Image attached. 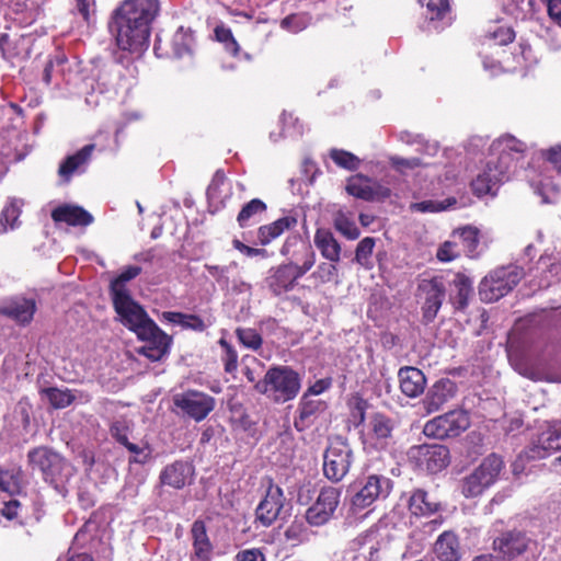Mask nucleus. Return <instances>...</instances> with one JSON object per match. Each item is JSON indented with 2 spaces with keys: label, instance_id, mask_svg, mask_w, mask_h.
<instances>
[{
  "label": "nucleus",
  "instance_id": "obj_32",
  "mask_svg": "<svg viewBox=\"0 0 561 561\" xmlns=\"http://www.w3.org/2000/svg\"><path fill=\"white\" fill-rule=\"evenodd\" d=\"M93 150L94 145L90 144L84 146L75 154L67 157L59 167V175L68 181L70 176L80 169V167L84 165L90 160Z\"/></svg>",
  "mask_w": 561,
  "mask_h": 561
},
{
  "label": "nucleus",
  "instance_id": "obj_58",
  "mask_svg": "<svg viewBox=\"0 0 561 561\" xmlns=\"http://www.w3.org/2000/svg\"><path fill=\"white\" fill-rule=\"evenodd\" d=\"M457 243L454 241H446L444 242L439 249L437 250V259L442 262H450L454 259H456L459 253L456 250Z\"/></svg>",
  "mask_w": 561,
  "mask_h": 561
},
{
  "label": "nucleus",
  "instance_id": "obj_19",
  "mask_svg": "<svg viewBox=\"0 0 561 561\" xmlns=\"http://www.w3.org/2000/svg\"><path fill=\"white\" fill-rule=\"evenodd\" d=\"M111 433L119 444L124 445L133 454L130 461L145 463L150 458L151 450L147 444H137L129 440L130 428L128 423H113Z\"/></svg>",
  "mask_w": 561,
  "mask_h": 561
},
{
  "label": "nucleus",
  "instance_id": "obj_9",
  "mask_svg": "<svg viewBox=\"0 0 561 561\" xmlns=\"http://www.w3.org/2000/svg\"><path fill=\"white\" fill-rule=\"evenodd\" d=\"M341 490L334 486L322 488L316 501L306 511V520L310 526L328 524L340 503Z\"/></svg>",
  "mask_w": 561,
  "mask_h": 561
},
{
  "label": "nucleus",
  "instance_id": "obj_23",
  "mask_svg": "<svg viewBox=\"0 0 561 561\" xmlns=\"http://www.w3.org/2000/svg\"><path fill=\"white\" fill-rule=\"evenodd\" d=\"M53 220L58 224H66L73 227H87L93 222V216L77 205H60L51 211Z\"/></svg>",
  "mask_w": 561,
  "mask_h": 561
},
{
  "label": "nucleus",
  "instance_id": "obj_6",
  "mask_svg": "<svg viewBox=\"0 0 561 561\" xmlns=\"http://www.w3.org/2000/svg\"><path fill=\"white\" fill-rule=\"evenodd\" d=\"M524 277V270L519 266L500 267L485 276L479 286L481 300L496 301L508 294Z\"/></svg>",
  "mask_w": 561,
  "mask_h": 561
},
{
  "label": "nucleus",
  "instance_id": "obj_42",
  "mask_svg": "<svg viewBox=\"0 0 561 561\" xmlns=\"http://www.w3.org/2000/svg\"><path fill=\"white\" fill-rule=\"evenodd\" d=\"M327 410V403L319 399H310L308 393H305L299 404V417L304 421L306 419H318Z\"/></svg>",
  "mask_w": 561,
  "mask_h": 561
},
{
  "label": "nucleus",
  "instance_id": "obj_20",
  "mask_svg": "<svg viewBox=\"0 0 561 561\" xmlns=\"http://www.w3.org/2000/svg\"><path fill=\"white\" fill-rule=\"evenodd\" d=\"M449 463V451L445 446H422L419 450V466L430 473H437Z\"/></svg>",
  "mask_w": 561,
  "mask_h": 561
},
{
  "label": "nucleus",
  "instance_id": "obj_24",
  "mask_svg": "<svg viewBox=\"0 0 561 561\" xmlns=\"http://www.w3.org/2000/svg\"><path fill=\"white\" fill-rule=\"evenodd\" d=\"M472 296V280L465 274H456L449 284V301L454 306L455 310H466Z\"/></svg>",
  "mask_w": 561,
  "mask_h": 561
},
{
  "label": "nucleus",
  "instance_id": "obj_57",
  "mask_svg": "<svg viewBox=\"0 0 561 561\" xmlns=\"http://www.w3.org/2000/svg\"><path fill=\"white\" fill-rule=\"evenodd\" d=\"M337 270L334 264L321 263L312 273V276L319 278L321 283H329L336 276Z\"/></svg>",
  "mask_w": 561,
  "mask_h": 561
},
{
  "label": "nucleus",
  "instance_id": "obj_33",
  "mask_svg": "<svg viewBox=\"0 0 561 561\" xmlns=\"http://www.w3.org/2000/svg\"><path fill=\"white\" fill-rule=\"evenodd\" d=\"M467 426L460 423H424L422 431L425 436L436 439L458 436Z\"/></svg>",
  "mask_w": 561,
  "mask_h": 561
},
{
  "label": "nucleus",
  "instance_id": "obj_14",
  "mask_svg": "<svg viewBox=\"0 0 561 561\" xmlns=\"http://www.w3.org/2000/svg\"><path fill=\"white\" fill-rule=\"evenodd\" d=\"M284 501L283 490L278 485L270 484L264 499L256 507V520L264 527L271 526L279 516Z\"/></svg>",
  "mask_w": 561,
  "mask_h": 561
},
{
  "label": "nucleus",
  "instance_id": "obj_7",
  "mask_svg": "<svg viewBox=\"0 0 561 561\" xmlns=\"http://www.w3.org/2000/svg\"><path fill=\"white\" fill-rule=\"evenodd\" d=\"M503 466L502 459L490 455L461 484V493L466 497H476L494 483Z\"/></svg>",
  "mask_w": 561,
  "mask_h": 561
},
{
  "label": "nucleus",
  "instance_id": "obj_1",
  "mask_svg": "<svg viewBox=\"0 0 561 561\" xmlns=\"http://www.w3.org/2000/svg\"><path fill=\"white\" fill-rule=\"evenodd\" d=\"M159 12L158 0H124L108 21V31L123 50L141 54L148 48L150 24Z\"/></svg>",
  "mask_w": 561,
  "mask_h": 561
},
{
  "label": "nucleus",
  "instance_id": "obj_44",
  "mask_svg": "<svg viewBox=\"0 0 561 561\" xmlns=\"http://www.w3.org/2000/svg\"><path fill=\"white\" fill-rule=\"evenodd\" d=\"M455 204H456L455 198H447L443 202L428 199V201L412 203L410 205V209L412 211H416V213H437V211L446 210L447 208H449L450 206H453Z\"/></svg>",
  "mask_w": 561,
  "mask_h": 561
},
{
  "label": "nucleus",
  "instance_id": "obj_15",
  "mask_svg": "<svg viewBox=\"0 0 561 561\" xmlns=\"http://www.w3.org/2000/svg\"><path fill=\"white\" fill-rule=\"evenodd\" d=\"M345 190L350 195L367 202L383 201L391 195L389 187L379 183L371 184L368 178L360 174L351 176Z\"/></svg>",
  "mask_w": 561,
  "mask_h": 561
},
{
  "label": "nucleus",
  "instance_id": "obj_2",
  "mask_svg": "<svg viewBox=\"0 0 561 561\" xmlns=\"http://www.w3.org/2000/svg\"><path fill=\"white\" fill-rule=\"evenodd\" d=\"M119 321L135 332L137 337L146 342L140 354L151 360L161 359L169 351L171 337L164 333L144 308L131 296L112 298Z\"/></svg>",
  "mask_w": 561,
  "mask_h": 561
},
{
  "label": "nucleus",
  "instance_id": "obj_31",
  "mask_svg": "<svg viewBox=\"0 0 561 561\" xmlns=\"http://www.w3.org/2000/svg\"><path fill=\"white\" fill-rule=\"evenodd\" d=\"M434 552L442 561H458L460 553L456 535L451 531L443 533L434 545Z\"/></svg>",
  "mask_w": 561,
  "mask_h": 561
},
{
  "label": "nucleus",
  "instance_id": "obj_27",
  "mask_svg": "<svg viewBox=\"0 0 561 561\" xmlns=\"http://www.w3.org/2000/svg\"><path fill=\"white\" fill-rule=\"evenodd\" d=\"M36 310L35 301L16 297L0 307V313L8 316L19 322H30Z\"/></svg>",
  "mask_w": 561,
  "mask_h": 561
},
{
  "label": "nucleus",
  "instance_id": "obj_48",
  "mask_svg": "<svg viewBox=\"0 0 561 561\" xmlns=\"http://www.w3.org/2000/svg\"><path fill=\"white\" fill-rule=\"evenodd\" d=\"M20 207L15 202H11L4 206L0 214V231L5 232L13 229L20 216Z\"/></svg>",
  "mask_w": 561,
  "mask_h": 561
},
{
  "label": "nucleus",
  "instance_id": "obj_64",
  "mask_svg": "<svg viewBox=\"0 0 561 561\" xmlns=\"http://www.w3.org/2000/svg\"><path fill=\"white\" fill-rule=\"evenodd\" d=\"M547 11L549 18L561 27V0H548Z\"/></svg>",
  "mask_w": 561,
  "mask_h": 561
},
{
  "label": "nucleus",
  "instance_id": "obj_46",
  "mask_svg": "<svg viewBox=\"0 0 561 561\" xmlns=\"http://www.w3.org/2000/svg\"><path fill=\"white\" fill-rule=\"evenodd\" d=\"M193 43V37L190 31L184 30L183 26L179 27L172 38V46L174 55L182 57L190 53Z\"/></svg>",
  "mask_w": 561,
  "mask_h": 561
},
{
  "label": "nucleus",
  "instance_id": "obj_59",
  "mask_svg": "<svg viewBox=\"0 0 561 561\" xmlns=\"http://www.w3.org/2000/svg\"><path fill=\"white\" fill-rule=\"evenodd\" d=\"M226 175L224 171L217 170L207 187V196L210 199H216L219 196L220 186L225 183Z\"/></svg>",
  "mask_w": 561,
  "mask_h": 561
},
{
  "label": "nucleus",
  "instance_id": "obj_37",
  "mask_svg": "<svg viewBox=\"0 0 561 561\" xmlns=\"http://www.w3.org/2000/svg\"><path fill=\"white\" fill-rule=\"evenodd\" d=\"M41 394L55 409H65L76 400V394L69 389L45 388Z\"/></svg>",
  "mask_w": 561,
  "mask_h": 561
},
{
  "label": "nucleus",
  "instance_id": "obj_8",
  "mask_svg": "<svg viewBox=\"0 0 561 561\" xmlns=\"http://www.w3.org/2000/svg\"><path fill=\"white\" fill-rule=\"evenodd\" d=\"M352 449L347 442L340 437H332L324 454L323 472L332 481H341L351 466Z\"/></svg>",
  "mask_w": 561,
  "mask_h": 561
},
{
  "label": "nucleus",
  "instance_id": "obj_18",
  "mask_svg": "<svg viewBox=\"0 0 561 561\" xmlns=\"http://www.w3.org/2000/svg\"><path fill=\"white\" fill-rule=\"evenodd\" d=\"M529 539L519 531H508L493 541V548L505 560H513L528 548Z\"/></svg>",
  "mask_w": 561,
  "mask_h": 561
},
{
  "label": "nucleus",
  "instance_id": "obj_53",
  "mask_svg": "<svg viewBox=\"0 0 561 561\" xmlns=\"http://www.w3.org/2000/svg\"><path fill=\"white\" fill-rule=\"evenodd\" d=\"M236 263H231L227 266H220V265H210L205 264V268L208 272V274L215 278V280L218 283V285L226 289L229 286V271L231 266H236Z\"/></svg>",
  "mask_w": 561,
  "mask_h": 561
},
{
  "label": "nucleus",
  "instance_id": "obj_25",
  "mask_svg": "<svg viewBox=\"0 0 561 561\" xmlns=\"http://www.w3.org/2000/svg\"><path fill=\"white\" fill-rule=\"evenodd\" d=\"M400 389L403 394L415 398L423 393L426 378L422 370L416 367H401L398 373Z\"/></svg>",
  "mask_w": 561,
  "mask_h": 561
},
{
  "label": "nucleus",
  "instance_id": "obj_40",
  "mask_svg": "<svg viewBox=\"0 0 561 561\" xmlns=\"http://www.w3.org/2000/svg\"><path fill=\"white\" fill-rule=\"evenodd\" d=\"M163 319L171 323H179L184 328H190L195 331H204L206 329L205 322L195 314H185L182 312L165 311L162 314Z\"/></svg>",
  "mask_w": 561,
  "mask_h": 561
},
{
  "label": "nucleus",
  "instance_id": "obj_12",
  "mask_svg": "<svg viewBox=\"0 0 561 561\" xmlns=\"http://www.w3.org/2000/svg\"><path fill=\"white\" fill-rule=\"evenodd\" d=\"M173 401L180 413L195 421L204 420L215 408V399L198 391L176 394Z\"/></svg>",
  "mask_w": 561,
  "mask_h": 561
},
{
  "label": "nucleus",
  "instance_id": "obj_34",
  "mask_svg": "<svg viewBox=\"0 0 561 561\" xmlns=\"http://www.w3.org/2000/svg\"><path fill=\"white\" fill-rule=\"evenodd\" d=\"M141 273V267L137 265H130L125 267L121 274L111 282L110 293L112 298L130 296L127 288V283L136 278Z\"/></svg>",
  "mask_w": 561,
  "mask_h": 561
},
{
  "label": "nucleus",
  "instance_id": "obj_29",
  "mask_svg": "<svg viewBox=\"0 0 561 561\" xmlns=\"http://www.w3.org/2000/svg\"><path fill=\"white\" fill-rule=\"evenodd\" d=\"M314 244L322 256L330 262L337 263L340 261L341 245L330 230L318 229L314 233Z\"/></svg>",
  "mask_w": 561,
  "mask_h": 561
},
{
  "label": "nucleus",
  "instance_id": "obj_45",
  "mask_svg": "<svg viewBox=\"0 0 561 561\" xmlns=\"http://www.w3.org/2000/svg\"><path fill=\"white\" fill-rule=\"evenodd\" d=\"M236 335L239 342L249 350L257 351L262 346L263 339L255 329L237 328Z\"/></svg>",
  "mask_w": 561,
  "mask_h": 561
},
{
  "label": "nucleus",
  "instance_id": "obj_51",
  "mask_svg": "<svg viewBox=\"0 0 561 561\" xmlns=\"http://www.w3.org/2000/svg\"><path fill=\"white\" fill-rule=\"evenodd\" d=\"M375 247V239L366 237L360 240L357 244L355 252V260L358 264L365 267H369V257Z\"/></svg>",
  "mask_w": 561,
  "mask_h": 561
},
{
  "label": "nucleus",
  "instance_id": "obj_39",
  "mask_svg": "<svg viewBox=\"0 0 561 561\" xmlns=\"http://www.w3.org/2000/svg\"><path fill=\"white\" fill-rule=\"evenodd\" d=\"M453 237L459 238L468 256L473 257L477 254L479 247V230L477 228L471 226L460 228L454 231Z\"/></svg>",
  "mask_w": 561,
  "mask_h": 561
},
{
  "label": "nucleus",
  "instance_id": "obj_49",
  "mask_svg": "<svg viewBox=\"0 0 561 561\" xmlns=\"http://www.w3.org/2000/svg\"><path fill=\"white\" fill-rule=\"evenodd\" d=\"M330 157L339 167L350 171L357 170L360 163L355 154L345 150L332 149Z\"/></svg>",
  "mask_w": 561,
  "mask_h": 561
},
{
  "label": "nucleus",
  "instance_id": "obj_62",
  "mask_svg": "<svg viewBox=\"0 0 561 561\" xmlns=\"http://www.w3.org/2000/svg\"><path fill=\"white\" fill-rule=\"evenodd\" d=\"M76 8L84 21L90 23L95 11V0H76Z\"/></svg>",
  "mask_w": 561,
  "mask_h": 561
},
{
  "label": "nucleus",
  "instance_id": "obj_41",
  "mask_svg": "<svg viewBox=\"0 0 561 561\" xmlns=\"http://www.w3.org/2000/svg\"><path fill=\"white\" fill-rule=\"evenodd\" d=\"M284 536L291 546H298L310 540L311 531L302 520H294L286 528Z\"/></svg>",
  "mask_w": 561,
  "mask_h": 561
},
{
  "label": "nucleus",
  "instance_id": "obj_55",
  "mask_svg": "<svg viewBox=\"0 0 561 561\" xmlns=\"http://www.w3.org/2000/svg\"><path fill=\"white\" fill-rule=\"evenodd\" d=\"M215 35L219 42L226 44V46L229 50L233 51L234 54L238 51L239 45H238L237 41L234 39L230 28H227L225 26H217L215 28Z\"/></svg>",
  "mask_w": 561,
  "mask_h": 561
},
{
  "label": "nucleus",
  "instance_id": "obj_28",
  "mask_svg": "<svg viewBox=\"0 0 561 561\" xmlns=\"http://www.w3.org/2000/svg\"><path fill=\"white\" fill-rule=\"evenodd\" d=\"M296 225L297 219L295 217H282L272 224L261 226L256 233L257 240L260 244L266 245Z\"/></svg>",
  "mask_w": 561,
  "mask_h": 561
},
{
  "label": "nucleus",
  "instance_id": "obj_50",
  "mask_svg": "<svg viewBox=\"0 0 561 561\" xmlns=\"http://www.w3.org/2000/svg\"><path fill=\"white\" fill-rule=\"evenodd\" d=\"M310 16L305 13L290 14L282 20L280 27L291 33H298L310 24Z\"/></svg>",
  "mask_w": 561,
  "mask_h": 561
},
{
  "label": "nucleus",
  "instance_id": "obj_3",
  "mask_svg": "<svg viewBox=\"0 0 561 561\" xmlns=\"http://www.w3.org/2000/svg\"><path fill=\"white\" fill-rule=\"evenodd\" d=\"M524 149L525 145L511 135L493 141L483 170L471 183L473 192L478 196L495 194L499 185L508 178L513 163L512 152L519 153Z\"/></svg>",
  "mask_w": 561,
  "mask_h": 561
},
{
  "label": "nucleus",
  "instance_id": "obj_35",
  "mask_svg": "<svg viewBox=\"0 0 561 561\" xmlns=\"http://www.w3.org/2000/svg\"><path fill=\"white\" fill-rule=\"evenodd\" d=\"M266 210V205L259 198H253L247 203L237 216V221L241 228L251 226L257 221L259 217Z\"/></svg>",
  "mask_w": 561,
  "mask_h": 561
},
{
  "label": "nucleus",
  "instance_id": "obj_21",
  "mask_svg": "<svg viewBox=\"0 0 561 561\" xmlns=\"http://www.w3.org/2000/svg\"><path fill=\"white\" fill-rule=\"evenodd\" d=\"M365 448L379 449L387 446L392 428L389 423H355Z\"/></svg>",
  "mask_w": 561,
  "mask_h": 561
},
{
  "label": "nucleus",
  "instance_id": "obj_63",
  "mask_svg": "<svg viewBox=\"0 0 561 561\" xmlns=\"http://www.w3.org/2000/svg\"><path fill=\"white\" fill-rule=\"evenodd\" d=\"M237 561H265V556L260 549L241 550L236 556Z\"/></svg>",
  "mask_w": 561,
  "mask_h": 561
},
{
  "label": "nucleus",
  "instance_id": "obj_16",
  "mask_svg": "<svg viewBox=\"0 0 561 561\" xmlns=\"http://www.w3.org/2000/svg\"><path fill=\"white\" fill-rule=\"evenodd\" d=\"M456 394V383L449 379H442L434 383L421 403L425 415L440 410L442 405Z\"/></svg>",
  "mask_w": 561,
  "mask_h": 561
},
{
  "label": "nucleus",
  "instance_id": "obj_56",
  "mask_svg": "<svg viewBox=\"0 0 561 561\" xmlns=\"http://www.w3.org/2000/svg\"><path fill=\"white\" fill-rule=\"evenodd\" d=\"M282 123L284 124V134L289 136L302 135V126L298 118H294L291 113L284 112L282 114Z\"/></svg>",
  "mask_w": 561,
  "mask_h": 561
},
{
  "label": "nucleus",
  "instance_id": "obj_11",
  "mask_svg": "<svg viewBox=\"0 0 561 561\" xmlns=\"http://www.w3.org/2000/svg\"><path fill=\"white\" fill-rule=\"evenodd\" d=\"M307 259L308 261L305 265L286 263L271 270L267 284L273 294L278 296L295 287L297 279L310 271L312 257L309 254Z\"/></svg>",
  "mask_w": 561,
  "mask_h": 561
},
{
  "label": "nucleus",
  "instance_id": "obj_30",
  "mask_svg": "<svg viewBox=\"0 0 561 561\" xmlns=\"http://www.w3.org/2000/svg\"><path fill=\"white\" fill-rule=\"evenodd\" d=\"M191 535L195 557L202 561H208L211 556L213 545L208 538L205 523L203 520H195L192 525Z\"/></svg>",
  "mask_w": 561,
  "mask_h": 561
},
{
  "label": "nucleus",
  "instance_id": "obj_4",
  "mask_svg": "<svg viewBox=\"0 0 561 561\" xmlns=\"http://www.w3.org/2000/svg\"><path fill=\"white\" fill-rule=\"evenodd\" d=\"M31 466L38 469L46 482L61 495L68 493L67 483L75 473V468L61 455L47 447H38L28 451Z\"/></svg>",
  "mask_w": 561,
  "mask_h": 561
},
{
  "label": "nucleus",
  "instance_id": "obj_22",
  "mask_svg": "<svg viewBox=\"0 0 561 561\" xmlns=\"http://www.w3.org/2000/svg\"><path fill=\"white\" fill-rule=\"evenodd\" d=\"M280 254L289 257L288 264L305 265L307 263V254L311 255L310 270L316 263V252L312 247L305 242L299 236H289L280 248Z\"/></svg>",
  "mask_w": 561,
  "mask_h": 561
},
{
  "label": "nucleus",
  "instance_id": "obj_5",
  "mask_svg": "<svg viewBox=\"0 0 561 561\" xmlns=\"http://www.w3.org/2000/svg\"><path fill=\"white\" fill-rule=\"evenodd\" d=\"M255 389L276 402L294 399L300 389V379L296 371L287 366L270 368Z\"/></svg>",
  "mask_w": 561,
  "mask_h": 561
},
{
  "label": "nucleus",
  "instance_id": "obj_10",
  "mask_svg": "<svg viewBox=\"0 0 561 561\" xmlns=\"http://www.w3.org/2000/svg\"><path fill=\"white\" fill-rule=\"evenodd\" d=\"M391 486L390 479L386 477L376 474L367 477L352 496L351 510L357 513L369 507L378 499L387 497Z\"/></svg>",
  "mask_w": 561,
  "mask_h": 561
},
{
  "label": "nucleus",
  "instance_id": "obj_61",
  "mask_svg": "<svg viewBox=\"0 0 561 561\" xmlns=\"http://www.w3.org/2000/svg\"><path fill=\"white\" fill-rule=\"evenodd\" d=\"M233 247L249 257L261 256L263 259L268 257V252L265 249L252 248L239 240H233Z\"/></svg>",
  "mask_w": 561,
  "mask_h": 561
},
{
  "label": "nucleus",
  "instance_id": "obj_36",
  "mask_svg": "<svg viewBox=\"0 0 561 561\" xmlns=\"http://www.w3.org/2000/svg\"><path fill=\"white\" fill-rule=\"evenodd\" d=\"M427 19L430 22L439 21L442 26L448 25L451 21L450 0H428L426 3Z\"/></svg>",
  "mask_w": 561,
  "mask_h": 561
},
{
  "label": "nucleus",
  "instance_id": "obj_60",
  "mask_svg": "<svg viewBox=\"0 0 561 561\" xmlns=\"http://www.w3.org/2000/svg\"><path fill=\"white\" fill-rule=\"evenodd\" d=\"M390 163L393 168H396L398 171H403L405 169H414L422 164L421 160L419 158H401L398 156H393L390 158Z\"/></svg>",
  "mask_w": 561,
  "mask_h": 561
},
{
  "label": "nucleus",
  "instance_id": "obj_52",
  "mask_svg": "<svg viewBox=\"0 0 561 561\" xmlns=\"http://www.w3.org/2000/svg\"><path fill=\"white\" fill-rule=\"evenodd\" d=\"M219 345L224 350L222 362L225 364V370L232 373L238 367V353L232 345L225 339L219 340Z\"/></svg>",
  "mask_w": 561,
  "mask_h": 561
},
{
  "label": "nucleus",
  "instance_id": "obj_43",
  "mask_svg": "<svg viewBox=\"0 0 561 561\" xmlns=\"http://www.w3.org/2000/svg\"><path fill=\"white\" fill-rule=\"evenodd\" d=\"M334 227L344 237L350 240H355L359 237V229L350 215L343 210H337L334 214Z\"/></svg>",
  "mask_w": 561,
  "mask_h": 561
},
{
  "label": "nucleus",
  "instance_id": "obj_38",
  "mask_svg": "<svg viewBox=\"0 0 561 561\" xmlns=\"http://www.w3.org/2000/svg\"><path fill=\"white\" fill-rule=\"evenodd\" d=\"M436 503L428 501L427 493L423 490H416L409 500V510L415 516H424L435 512Z\"/></svg>",
  "mask_w": 561,
  "mask_h": 561
},
{
  "label": "nucleus",
  "instance_id": "obj_47",
  "mask_svg": "<svg viewBox=\"0 0 561 561\" xmlns=\"http://www.w3.org/2000/svg\"><path fill=\"white\" fill-rule=\"evenodd\" d=\"M348 408L355 420L365 421L366 417L373 416L369 412V410H373V407L358 394H353L348 399Z\"/></svg>",
  "mask_w": 561,
  "mask_h": 561
},
{
  "label": "nucleus",
  "instance_id": "obj_26",
  "mask_svg": "<svg viewBox=\"0 0 561 561\" xmlns=\"http://www.w3.org/2000/svg\"><path fill=\"white\" fill-rule=\"evenodd\" d=\"M193 466L186 461H175L167 466L160 474L161 483L174 489H182L192 478Z\"/></svg>",
  "mask_w": 561,
  "mask_h": 561
},
{
  "label": "nucleus",
  "instance_id": "obj_17",
  "mask_svg": "<svg viewBox=\"0 0 561 561\" xmlns=\"http://www.w3.org/2000/svg\"><path fill=\"white\" fill-rule=\"evenodd\" d=\"M561 423L548 425L547 428L540 432L537 438L533 442L529 449L531 458H545L550 453L561 449Z\"/></svg>",
  "mask_w": 561,
  "mask_h": 561
},
{
  "label": "nucleus",
  "instance_id": "obj_13",
  "mask_svg": "<svg viewBox=\"0 0 561 561\" xmlns=\"http://www.w3.org/2000/svg\"><path fill=\"white\" fill-rule=\"evenodd\" d=\"M419 290L423 297L422 313L425 323L432 322L445 299L446 287L442 277L423 279L419 284Z\"/></svg>",
  "mask_w": 561,
  "mask_h": 561
},
{
  "label": "nucleus",
  "instance_id": "obj_54",
  "mask_svg": "<svg viewBox=\"0 0 561 561\" xmlns=\"http://www.w3.org/2000/svg\"><path fill=\"white\" fill-rule=\"evenodd\" d=\"M400 138L409 144H419L422 146V151L430 156H435L438 151L437 142L425 141L424 138L420 135H416L411 139V135L408 133H401Z\"/></svg>",
  "mask_w": 561,
  "mask_h": 561
}]
</instances>
